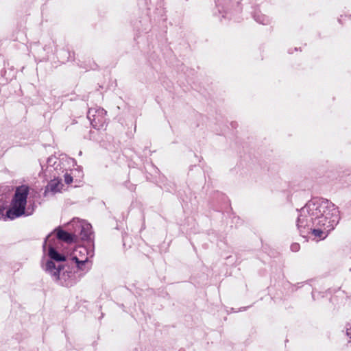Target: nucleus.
Instances as JSON below:
<instances>
[{
	"mask_svg": "<svg viewBox=\"0 0 351 351\" xmlns=\"http://www.w3.org/2000/svg\"><path fill=\"white\" fill-rule=\"evenodd\" d=\"M106 114V111L102 108L97 110L90 109L88 111V117L92 121L94 126H97L98 123H103L104 117Z\"/></svg>",
	"mask_w": 351,
	"mask_h": 351,
	"instance_id": "nucleus-3",
	"label": "nucleus"
},
{
	"mask_svg": "<svg viewBox=\"0 0 351 351\" xmlns=\"http://www.w3.org/2000/svg\"><path fill=\"white\" fill-rule=\"evenodd\" d=\"M292 247H293V250H296L298 248V245H293Z\"/></svg>",
	"mask_w": 351,
	"mask_h": 351,
	"instance_id": "nucleus-13",
	"label": "nucleus"
},
{
	"mask_svg": "<svg viewBox=\"0 0 351 351\" xmlns=\"http://www.w3.org/2000/svg\"><path fill=\"white\" fill-rule=\"evenodd\" d=\"M322 214L319 215V217H313V223H315L317 226L322 228L324 230H326L327 232H329L332 228H330L327 226V225H324L323 223H328L330 219H326V213L322 212ZM334 227L332 228V229Z\"/></svg>",
	"mask_w": 351,
	"mask_h": 351,
	"instance_id": "nucleus-4",
	"label": "nucleus"
},
{
	"mask_svg": "<svg viewBox=\"0 0 351 351\" xmlns=\"http://www.w3.org/2000/svg\"><path fill=\"white\" fill-rule=\"evenodd\" d=\"M46 270L51 273L56 279L59 278L60 269L56 267L52 261H49L46 263Z\"/></svg>",
	"mask_w": 351,
	"mask_h": 351,
	"instance_id": "nucleus-6",
	"label": "nucleus"
},
{
	"mask_svg": "<svg viewBox=\"0 0 351 351\" xmlns=\"http://www.w3.org/2000/svg\"><path fill=\"white\" fill-rule=\"evenodd\" d=\"M49 257L56 261H64L66 258L64 256L57 252L55 249L52 247L49 248Z\"/></svg>",
	"mask_w": 351,
	"mask_h": 351,
	"instance_id": "nucleus-8",
	"label": "nucleus"
},
{
	"mask_svg": "<svg viewBox=\"0 0 351 351\" xmlns=\"http://www.w3.org/2000/svg\"><path fill=\"white\" fill-rule=\"evenodd\" d=\"M72 259L75 261V263L77 264L78 267H80V265H84L85 263L88 261V258L85 257L84 259H80L76 254H74Z\"/></svg>",
	"mask_w": 351,
	"mask_h": 351,
	"instance_id": "nucleus-10",
	"label": "nucleus"
},
{
	"mask_svg": "<svg viewBox=\"0 0 351 351\" xmlns=\"http://www.w3.org/2000/svg\"><path fill=\"white\" fill-rule=\"evenodd\" d=\"M326 213V219H330L327 226L332 228L338 221V210L337 208L327 202L315 200L308 202L304 208L301 209L300 215L298 219V228H305L312 221L313 223V217H319ZM326 225V223H323Z\"/></svg>",
	"mask_w": 351,
	"mask_h": 351,
	"instance_id": "nucleus-1",
	"label": "nucleus"
},
{
	"mask_svg": "<svg viewBox=\"0 0 351 351\" xmlns=\"http://www.w3.org/2000/svg\"><path fill=\"white\" fill-rule=\"evenodd\" d=\"M56 231L57 232V237L59 239L66 241L67 243H71L73 241V237L71 234L62 230H56Z\"/></svg>",
	"mask_w": 351,
	"mask_h": 351,
	"instance_id": "nucleus-7",
	"label": "nucleus"
},
{
	"mask_svg": "<svg viewBox=\"0 0 351 351\" xmlns=\"http://www.w3.org/2000/svg\"><path fill=\"white\" fill-rule=\"evenodd\" d=\"M62 187L60 180L58 179H53L50 181L46 187L45 193L51 191L52 193L60 192Z\"/></svg>",
	"mask_w": 351,
	"mask_h": 351,
	"instance_id": "nucleus-5",
	"label": "nucleus"
},
{
	"mask_svg": "<svg viewBox=\"0 0 351 351\" xmlns=\"http://www.w3.org/2000/svg\"><path fill=\"white\" fill-rule=\"evenodd\" d=\"M64 181L66 184H70L72 182L73 178L69 174L66 173L64 175Z\"/></svg>",
	"mask_w": 351,
	"mask_h": 351,
	"instance_id": "nucleus-11",
	"label": "nucleus"
},
{
	"mask_svg": "<svg viewBox=\"0 0 351 351\" xmlns=\"http://www.w3.org/2000/svg\"><path fill=\"white\" fill-rule=\"evenodd\" d=\"M312 232L315 237L319 238H325L328 234L326 230L324 229H313Z\"/></svg>",
	"mask_w": 351,
	"mask_h": 351,
	"instance_id": "nucleus-9",
	"label": "nucleus"
},
{
	"mask_svg": "<svg viewBox=\"0 0 351 351\" xmlns=\"http://www.w3.org/2000/svg\"><path fill=\"white\" fill-rule=\"evenodd\" d=\"M28 192L29 189L27 186H21L16 189L11 208L7 211L5 217H3L4 219H13L24 214Z\"/></svg>",
	"mask_w": 351,
	"mask_h": 351,
	"instance_id": "nucleus-2",
	"label": "nucleus"
},
{
	"mask_svg": "<svg viewBox=\"0 0 351 351\" xmlns=\"http://www.w3.org/2000/svg\"><path fill=\"white\" fill-rule=\"evenodd\" d=\"M75 252L83 253V254L84 255L85 253L86 252V250L84 247H79L75 249Z\"/></svg>",
	"mask_w": 351,
	"mask_h": 351,
	"instance_id": "nucleus-12",
	"label": "nucleus"
}]
</instances>
